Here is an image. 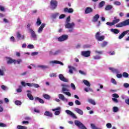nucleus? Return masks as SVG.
I'll return each instance as SVG.
<instances>
[{"label": "nucleus", "instance_id": "f257e3e1", "mask_svg": "<svg viewBox=\"0 0 129 129\" xmlns=\"http://www.w3.org/2000/svg\"><path fill=\"white\" fill-rule=\"evenodd\" d=\"M21 85H22V86H24V87H25L26 85H27V86H29V87H34L35 88H39V87H40V85H39V84H35L33 83H26L24 81L21 82Z\"/></svg>", "mask_w": 129, "mask_h": 129}, {"label": "nucleus", "instance_id": "f03ea898", "mask_svg": "<svg viewBox=\"0 0 129 129\" xmlns=\"http://www.w3.org/2000/svg\"><path fill=\"white\" fill-rule=\"evenodd\" d=\"M126 26H129V19H127L116 25L117 28H122V27H125Z\"/></svg>", "mask_w": 129, "mask_h": 129}, {"label": "nucleus", "instance_id": "7ed1b4c3", "mask_svg": "<svg viewBox=\"0 0 129 129\" xmlns=\"http://www.w3.org/2000/svg\"><path fill=\"white\" fill-rule=\"evenodd\" d=\"M28 33H29V34H30L32 40H33V41H37L38 40V37H37V34H36V32H35V31H34V30L32 29V30L28 31Z\"/></svg>", "mask_w": 129, "mask_h": 129}, {"label": "nucleus", "instance_id": "20e7f679", "mask_svg": "<svg viewBox=\"0 0 129 129\" xmlns=\"http://www.w3.org/2000/svg\"><path fill=\"white\" fill-rule=\"evenodd\" d=\"M58 6V2L56 0H51L50 2V9L51 10H56Z\"/></svg>", "mask_w": 129, "mask_h": 129}, {"label": "nucleus", "instance_id": "39448f33", "mask_svg": "<svg viewBox=\"0 0 129 129\" xmlns=\"http://www.w3.org/2000/svg\"><path fill=\"white\" fill-rule=\"evenodd\" d=\"M68 35H62L61 36L57 38L58 42H64V41H67L68 40Z\"/></svg>", "mask_w": 129, "mask_h": 129}, {"label": "nucleus", "instance_id": "423d86ee", "mask_svg": "<svg viewBox=\"0 0 129 129\" xmlns=\"http://www.w3.org/2000/svg\"><path fill=\"white\" fill-rule=\"evenodd\" d=\"M96 40H97L98 41H103V40H104V36H100V32H97V33L96 34Z\"/></svg>", "mask_w": 129, "mask_h": 129}, {"label": "nucleus", "instance_id": "0eeeda50", "mask_svg": "<svg viewBox=\"0 0 129 129\" xmlns=\"http://www.w3.org/2000/svg\"><path fill=\"white\" fill-rule=\"evenodd\" d=\"M65 112L68 114V115H70L71 117L73 118H77V117L74 114V113L72 112V111H70V110H67L65 111Z\"/></svg>", "mask_w": 129, "mask_h": 129}, {"label": "nucleus", "instance_id": "6e6552de", "mask_svg": "<svg viewBox=\"0 0 129 129\" xmlns=\"http://www.w3.org/2000/svg\"><path fill=\"white\" fill-rule=\"evenodd\" d=\"M58 98L60 100H62V101H63V102L67 103L68 102V99L65 98V96H64V95L59 94H58Z\"/></svg>", "mask_w": 129, "mask_h": 129}, {"label": "nucleus", "instance_id": "1a4fd4ad", "mask_svg": "<svg viewBox=\"0 0 129 129\" xmlns=\"http://www.w3.org/2000/svg\"><path fill=\"white\" fill-rule=\"evenodd\" d=\"M74 26H75V24L74 22L72 23H66L65 27L67 29H72L74 28Z\"/></svg>", "mask_w": 129, "mask_h": 129}, {"label": "nucleus", "instance_id": "9d476101", "mask_svg": "<svg viewBox=\"0 0 129 129\" xmlns=\"http://www.w3.org/2000/svg\"><path fill=\"white\" fill-rule=\"evenodd\" d=\"M90 51L89 50L84 51H82L81 55L84 57H89V56H90Z\"/></svg>", "mask_w": 129, "mask_h": 129}, {"label": "nucleus", "instance_id": "9b49d317", "mask_svg": "<svg viewBox=\"0 0 129 129\" xmlns=\"http://www.w3.org/2000/svg\"><path fill=\"white\" fill-rule=\"evenodd\" d=\"M58 78L61 80V81H63V82H68V79L64 78V76L62 74L58 75Z\"/></svg>", "mask_w": 129, "mask_h": 129}, {"label": "nucleus", "instance_id": "f8f14e48", "mask_svg": "<svg viewBox=\"0 0 129 129\" xmlns=\"http://www.w3.org/2000/svg\"><path fill=\"white\" fill-rule=\"evenodd\" d=\"M129 33V30H126L125 31H123L119 36L118 39L119 40H121V39H122V38H123V37H124V36H125V35H126V34H128Z\"/></svg>", "mask_w": 129, "mask_h": 129}, {"label": "nucleus", "instance_id": "ddd939ff", "mask_svg": "<svg viewBox=\"0 0 129 129\" xmlns=\"http://www.w3.org/2000/svg\"><path fill=\"white\" fill-rule=\"evenodd\" d=\"M45 26H46V24H45L44 23H42L40 27L39 28L37 31V33H38V34H41L43 32V29H44V28H45Z\"/></svg>", "mask_w": 129, "mask_h": 129}, {"label": "nucleus", "instance_id": "4468645a", "mask_svg": "<svg viewBox=\"0 0 129 129\" xmlns=\"http://www.w3.org/2000/svg\"><path fill=\"white\" fill-rule=\"evenodd\" d=\"M50 64H59L61 66H64V63L59 60H52L50 61Z\"/></svg>", "mask_w": 129, "mask_h": 129}, {"label": "nucleus", "instance_id": "2eb2a0df", "mask_svg": "<svg viewBox=\"0 0 129 129\" xmlns=\"http://www.w3.org/2000/svg\"><path fill=\"white\" fill-rule=\"evenodd\" d=\"M27 92L28 93L27 97L29 98V99L30 100H34V97H33V95L31 94L32 92L30 90H27Z\"/></svg>", "mask_w": 129, "mask_h": 129}, {"label": "nucleus", "instance_id": "dca6fc26", "mask_svg": "<svg viewBox=\"0 0 129 129\" xmlns=\"http://www.w3.org/2000/svg\"><path fill=\"white\" fill-rule=\"evenodd\" d=\"M64 13H68L69 14H71V13H73L74 12V10L72 8H66L64 9Z\"/></svg>", "mask_w": 129, "mask_h": 129}, {"label": "nucleus", "instance_id": "f3484780", "mask_svg": "<svg viewBox=\"0 0 129 129\" xmlns=\"http://www.w3.org/2000/svg\"><path fill=\"white\" fill-rule=\"evenodd\" d=\"M75 111L80 114V115H83V111L82 110L78 108H75L74 109Z\"/></svg>", "mask_w": 129, "mask_h": 129}, {"label": "nucleus", "instance_id": "a211bd4d", "mask_svg": "<svg viewBox=\"0 0 129 129\" xmlns=\"http://www.w3.org/2000/svg\"><path fill=\"white\" fill-rule=\"evenodd\" d=\"M93 12V9L90 7H87L85 11V14H90Z\"/></svg>", "mask_w": 129, "mask_h": 129}, {"label": "nucleus", "instance_id": "6ab92c4d", "mask_svg": "<svg viewBox=\"0 0 129 129\" xmlns=\"http://www.w3.org/2000/svg\"><path fill=\"white\" fill-rule=\"evenodd\" d=\"M44 115L48 116V117H53V114L49 111H46L44 113Z\"/></svg>", "mask_w": 129, "mask_h": 129}, {"label": "nucleus", "instance_id": "aec40b11", "mask_svg": "<svg viewBox=\"0 0 129 129\" xmlns=\"http://www.w3.org/2000/svg\"><path fill=\"white\" fill-rule=\"evenodd\" d=\"M109 70H111L112 73H116V74H118L119 73V71L117 69L113 68H109Z\"/></svg>", "mask_w": 129, "mask_h": 129}, {"label": "nucleus", "instance_id": "412c9836", "mask_svg": "<svg viewBox=\"0 0 129 129\" xmlns=\"http://www.w3.org/2000/svg\"><path fill=\"white\" fill-rule=\"evenodd\" d=\"M98 19H99V15L96 14L93 17L92 22L96 23L98 21Z\"/></svg>", "mask_w": 129, "mask_h": 129}, {"label": "nucleus", "instance_id": "4be33fe9", "mask_svg": "<svg viewBox=\"0 0 129 129\" xmlns=\"http://www.w3.org/2000/svg\"><path fill=\"white\" fill-rule=\"evenodd\" d=\"M35 101H37L38 100L40 103H41L42 104H44L45 103V101L44 100L38 97H35Z\"/></svg>", "mask_w": 129, "mask_h": 129}, {"label": "nucleus", "instance_id": "5701e85b", "mask_svg": "<svg viewBox=\"0 0 129 129\" xmlns=\"http://www.w3.org/2000/svg\"><path fill=\"white\" fill-rule=\"evenodd\" d=\"M6 60L7 64H13V63H14V60H13L10 57H6Z\"/></svg>", "mask_w": 129, "mask_h": 129}, {"label": "nucleus", "instance_id": "b1692460", "mask_svg": "<svg viewBox=\"0 0 129 129\" xmlns=\"http://www.w3.org/2000/svg\"><path fill=\"white\" fill-rule=\"evenodd\" d=\"M110 31L112 32V33H114V34H119L120 32L119 30L113 28L110 29Z\"/></svg>", "mask_w": 129, "mask_h": 129}, {"label": "nucleus", "instance_id": "393cba45", "mask_svg": "<svg viewBox=\"0 0 129 129\" xmlns=\"http://www.w3.org/2000/svg\"><path fill=\"white\" fill-rule=\"evenodd\" d=\"M83 82L85 84V85H86V86H88V87H90L91 85L90 84V83L88 82V81L86 80H84L83 81Z\"/></svg>", "mask_w": 129, "mask_h": 129}, {"label": "nucleus", "instance_id": "a878e982", "mask_svg": "<svg viewBox=\"0 0 129 129\" xmlns=\"http://www.w3.org/2000/svg\"><path fill=\"white\" fill-rule=\"evenodd\" d=\"M68 68L69 70V73H71V74H73V70L75 69V68L74 67H72L71 66H68Z\"/></svg>", "mask_w": 129, "mask_h": 129}, {"label": "nucleus", "instance_id": "bb28decb", "mask_svg": "<svg viewBox=\"0 0 129 129\" xmlns=\"http://www.w3.org/2000/svg\"><path fill=\"white\" fill-rule=\"evenodd\" d=\"M59 16H60L59 13H55L51 15V18H52V19H56L57 17H59Z\"/></svg>", "mask_w": 129, "mask_h": 129}, {"label": "nucleus", "instance_id": "cd10ccee", "mask_svg": "<svg viewBox=\"0 0 129 129\" xmlns=\"http://www.w3.org/2000/svg\"><path fill=\"white\" fill-rule=\"evenodd\" d=\"M38 68H41V69H48L49 66L45 65H39L38 66Z\"/></svg>", "mask_w": 129, "mask_h": 129}, {"label": "nucleus", "instance_id": "c85d7f7f", "mask_svg": "<svg viewBox=\"0 0 129 129\" xmlns=\"http://www.w3.org/2000/svg\"><path fill=\"white\" fill-rule=\"evenodd\" d=\"M88 102L93 105H95L96 104L95 101L92 99H88Z\"/></svg>", "mask_w": 129, "mask_h": 129}, {"label": "nucleus", "instance_id": "c756f323", "mask_svg": "<svg viewBox=\"0 0 129 129\" xmlns=\"http://www.w3.org/2000/svg\"><path fill=\"white\" fill-rule=\"evenodd\" d=\"M113 8L111 5H107L105 8V11H110Z\"/></svg>", "mask_w": 129, "mask_h": 129}, {"label": "nucleus", "instance_id": "7c9ffc66", "mask_svg": "<svg viewBox=\"0 0 129 129\" xmlns=\"http://www.w3.org/2000/svg\"><path fill=\"white\" fill-rule=\"evenodd\" d=\"M104 5H105V2L104 1H102L99 4V6H98V8L99 9L101 8H103V7L104 6Z\"/></svg>", "mask_w": 129, "mask_h": 129}, {"label": "nucleus", "instance_id": "2f4dec72", "mask_svg": "<svg viewBox=\"0 0 129 129\" xmlns=\"http://www.w3.org/2000/svg\"><path fill=\"white\" fill-rule=\"evenodd\" d=\"M84 91H86V92H89V91L91 92H93V90L89 87L85 88Z\"/></svg>", "mask_w": 129, "mask_h": 129}, {"label": "nucleus", "instance_id": "473e14b6", "mask_svg": "<svg viewBox=\"0 0 129 129\" xmlns=\"http://www.w3.org/2000/svg\"><path fill=\"white\" fill-rule=\"evenodd\" d=\"M43 96L44 98H45V99L49 100V99H50V98H51V97L50 96V95L46 94H44L43 95Z\"/></svg>", "mask_w": 129, "mask_h": 129}, {"label": "nucleus", "instance_id": "72a5a7b5", "mask_svg": "<svg viewBox=\"0 0 129 129\" xmlns=\"http://www.w3.org/2000/svg\"><path fill=\"white\" fill-rule=\"evenodd\" d=\"M1 88L2 89H3V90H5V91L9 90V88L4 85H2L1 86Z\"/></svg>", "mask_w": 129, "mask_h": 129}, {"label": "nucleus", "instance_id": "f704fd0d", "mask_svg": "<svg viewBox=\"0 0 129 129\" xmlns=\"http://www.w3.org/2000/svg\"><path fill=\"white\" fill-rule=\"evenodd\" d=\"M42 24V21H41V19H40L39 18L37 19V22H36V25L37 26H40Z\"/></svg>", "mask_w": 129, "mask_h": 129}, {"label": "nucleus", "instance_id": "c9c22d12", "mask_svg": "<svg viewBox=\"0 0 129 129\" xmlns=\"http://www.w3.org/2000/svg\"><path fill=\"white\" fill-rule=\"evenodd\" d=\"M122 76H123V77L124 78H127V77H128V74L126 72H123Z\"/></svg>", "mask_w": 129, "mask_h": 129}, {"label": "nucleus", "instance_id": "e433bc0d", "mask_svg": "<svg viewBox=\"0 0 129 129\" xmlns=\"http://www.w3.org/2000/svg\"><path fill=\"white\" fill-rule=\"evenodd\" d=\"M27 28L28 32H29L30 31L33 30V29L32 28H31V24H30V23H29L27 25Z\"/></svg>", "mask_w": 129, "mask_h": 129}, {"label": "nucleus", "instance_id": "4c0bfd02", "mask_svg": "<svg viewBox=\"0 0 129 129\" xmlns=\"http://www.w3.org/2000/svg\"><path fill=\"white\" fill-rule=\"evenodd\" d=\"M119 21H120L119 19H114L112 21V23L113 25H115V24H117V23H118Z\"/></svg>", "mask_w": 129, "mask_h": 129}, {"label": "nucleus", "instance_id": "58836bf2", "mask_svg": "<svg viewBox=\"0 0 129 129\" xmlns=\"http://www.w3.org/2000/svg\"><path fill=\"white\" fill-rule=\"evenodd\" d=\"M113 5H114V6H120L121 3L119 2V1H115L113 3Z\"/></svg>", "mask_w": 129, "mask_h": 129}, {"label": "nucleus", "instance_id": "ea45409f", "mask_svg": "<svg viewBox=\"0 0 129 129\" xmlns=\"http://www.w3.org/2000/svg\"><path fill=\"white\" fill-rule=\"evenodd\" d=\"M61 53V50L58 49L54 51V56H56V55H59Z\"/></svg>", "mask_w": 129, "mask_h": 129}, {"label": "nucleus", "instance_id": "a19ab883", "mask_svg": "<svg viewBox=\"0 0 129 129\" xmlns=\"http://www.w3.org/2000/svg\"><path fill=\"white\" fill-rule=\"evenodd\" d=\"M107 42L106 41H104L101 44V46L103 48H104V47L106 46L107 45Z\"/></svg>", "mask_w": 129, "mask_h": 129}, {"label": "nucleus", "instance_id": "79ce46f5", "mask_svg": "<svg viewBox=\"0 0 129 129\" xmlns=\"http://www.w3.org/2000/svg\"><path fill=\"white\" fill-rule=\"evenodd\" d=\"M91 126L92 129H101V128H98L96 127V126H95L94 124H92V123L91 124Z\"/></svg>", "mask_w": 129, "mask_h": 129}, {"label": "nucleus", "instance_id": "37998d69", "mask_svg": "<svg viewBox=\"0 0 129 129\" xmlns=\"http://www.w3.org/2000/svg\"><path fill=\"white\" fill-rule=\"evenodd\" d=\"M17 128L18 129H27V126H22V125H18Z\"/></svg>", "mask_w": 129, "mask_h": 129}, {"label": "nucleus", "instance_id": "c03bdc74", "mask_svg": "<svg viewBox=\"0 0 129 129\" xmlns=\"http://www.w3.org/2000/svg\"><path fill=\"white\" fill-rule=\"evenodd\" d=\"M16 105H22V102L19 100H17L15 102Z\"/></svg>", "mask_w": 129, "mask_h": 129}, {"label": "nucleus", "instance_id": "a18cd8bd", "mask_svg": "<svg viewBox=\"0 0 129 129\" xmlns=\"http://www.w3.org/2000/svg\"><path fill=\"white\" fill-rule=\"evenodd\" d=\"M93 58L95 60H99L100 59H101V57L99 55L94 56Z\"/></svg>", "mask_w": 129, "mask_h": 129}, {"label": "nucleus", "instance_id": "49530a36", "mask_svg": "<svg viewBox=\"0 0 129 129\" xmlns=\"http://www.w3.org/2000/svg\"><path fill=\"white\" fill-rule=\"evenodd\" d=\"M111 82L113 84H114V85H116V84H117L116 81H115V79H114L113 78H112L111 79Z\"/></svg>", "mask_w": 129, "mask_h": 129}, {"label": "nucleus", "instance_id": "de8ad7c7", "mask_svg": "<svg viewBox=\"0 0 129 129\" xmlns=\"http://www.w3.org/2000/svg\"><path fill=\"white\" fill-rule=\"evenodd\" d=\"M22 62V59L14 60V64H20Z\"/></svg>", "mask_w": 129, "mask_h": 129}, {"label": "nucleus", "instance_id": "09e8293b", "mask_svg": "<svg viewBox=\"0 0 129 129\" xmlns=\"http://www.w3.org/2000/svg\"><path fill=\"white\" fill-rule=\"evenodd\" d=\"M75 103L76 105H81V102H80L78 100H76L75 101Z\"/></svg>", "mask_w": 129, "mask_h": 129}, {"label": "nucleus", "instance_id": "8fccbe9b", "mask_svg": "<svg viewBox=\"0 0 129 129\" xmlns=\"http://www.w3.org/2000/svg\"><path fill=\"white\" fill-rule=\"evenodd\" d=\"M67 88H66V87L62 88V92H63V93H64V92H66V91H69V90H68V89Z\"/></svg>", "mask_w": 129, "mask_h": 129}, {"label": "nucleus", "instance_id": "3c124183", "mask_svg": "<svg viewBox=\"0 0 129 129\" xmlns=\"http://www.w3.org/2000/svg\"><path fill=\"white\" fill-rule=\"evenodd\" d=\"M113 112H117L118 111V108L117 107H113Z\"/></svg>", "mask_w": 129, "mask_h": 129}, {"label": "nucleus", "instance_id": "603ef678", "mask_svg": "<svg viewBox=\"0 0 129 129\" xmlns=\"http://www.w3.org/2000/svg\"><path fill=\"white\" fill-rule=\"evenodd\" d=\"M60 110H61V107H58L54 109H52V111H60Z\"/></svg>", "mask_w": 129, "mask_h": 129}, {"label": "nucleus", "instance_id": "864d4df0", "mask_svg": "<svg viewBox=\"0 0 129 129\" xmlns=\"http://www.w3.org/2000/svg\"><path fill=\"white\" fill-rule=\"evenodd\" d=\"M27 48H28V49H34V45H33V44H29L27 46Z\"/></svg>", "mask_w": 129, "mask_h": 129}, {"label": "nucleus", "instance_id": "5fc2aeb1", "mask_svg": "<svg viewBox=\"0 0 129 129\" xmlns=\"http://www.w3.org/2000/svg\"><path fill=\"white\" fill-rule=\"evenodd\" d=\"M106 126L107 127V128H111L112 125H111V123H108L106 124Z\"/></svg>", "mask_w": 129, "mask_h": 129}, {"label": "nucleus", "instance_id": "6e6d98bb", "mask_svg": "<svg viewBox=\"0 0 129 129\" xmlns=\"http://www.w3.org/2000/svg\"><path fill=\"white\" fill-rule=\"evenodd\" d=\"M71 87L72 88L73 90H75L76 89V87H75V85L73 83H71Z\"/></svg>", "mask_w": 129, "mask_h": 129}, {"label": "nucleus", "instance_id": "4d7b16f0", "mask_svg": "<svg viewBox=\"0 0 129 129\" xmlns=\"http://www.w3.org/2000/svg\"><path fill=\"white\" fill-rule=\"evenodd\" d=\"M112 96L114 97V98H118V97H119V96H118L117 94H113Z\"/></svg>", "mask_w": 129, "mask_h": 129}, {"label": "nucleus", "instance_id": "13d9d810", "mask_svg": "<svg viewBox=\"0 0 129 129\" xmlns=\"http://www.w3.org/2000/svg\"><path fill=\"white\" fill-rule=\"evenodd\" d=\"M22 35H21L19 32H18L17 33V39H18V40H21V37Z\"/></svg>", "mask_w": 129, "mask_h": 129}, {"label": "nucleus", "instance_id": "bf43d9fd", "mask_svg": "<svg viewBox=\"0 0 129 129\" xmlns=\"http://www.w3.org/2000/svg\"><path fill=\"white\" fill-rule=\"evenodd\" d=\"M63 94H66V95H68V96H71V93L70 92H64Z\"/></svg>", "mask_w": 129, "mask_h": 129}, {"label": "nucleus", "instance_id": "052dcab7", "mask_svg": "<svg viewBox=\"0 0 129 129\" xmlns=\"http://www.w3.org/2000/svg\"><path fill=\"white\" fill-rule=\"evenodd\" d=\"M79 74H81L82 75H86V73L85 72H84V71H81V70H80V71H79Z\"/></svg>", "mask_w": 129, "mask_h": 129}, {"label": "nucleus", "instance_id": "680f3d73", "mask_svg": "<svg viewBox=\"0 0 129 129\" xmlns=\"http://www.w3.org/2000/svg\"><path fill=\"white\" fill-rule=\"evenodd\" d=\"M112 100L113 101V102H115V103H117L118 102V100L115 98H112Z\"/></svg>", "mask_w": 129, "mask_h": 129}, {"label": "nucleus", "instance_id": "e2e57ef3", "mask_svg": "<svg viewBox=\"0 0 129 129\" xmlns=\"http://www.w3.org/2000/svg\"><path fill=\"white\" fill-rule=\"evenodd\" d=\"M65 17H66V15H65L64 14H61L59 16V20H61V19H64Z\"/></svg>", "mask_w": 129, "mask_h": 129}, {"label": "nucleus", "instance_id": "0e129e2a", "mask_svg": "<svg viewBox=\"0 0 129 129\" xmlns=\"http://www.w3.org/2000/svg\"><path fill=\"white\" fill-rule=\"evenodd\" d=\"M123 86L125 88H128L129 87V84L127 83H125L123 84Z\"/></svg>", "mask_w": 129, "mask_h": 129}, {"label": "nucleus", "instance_id": "69168bd1", "mask_svg": "<svg viewBox=\"0 0 129 129\" xmlns=\"http://www.w3.org/2000/svg\"><path fill=\"white\" fill-rule=\"evenodd\" d=\"M50 77H56L57 75L55 73H52L49 75Z\"/></svg>", "mask_w": 129, "mask_h": 129}, {"label": "nucleus", "instance_id": "338daca9", "mask_svg": "<svg viewBox=\"0 0 129 129\" xmlns=\"http://www.w3.org/2000/svg\"><path fill=\"white\" fill-rule=\"evenodd\" d=\"M116 77L117 78H121L122 77V74H116Z\"/></svg>", "mask_w": 129, "mask_h": 129}, {"label": "nucleus", "instance_id": "774afa93", "mask_svg": "<svg viewBox=\"0 0 129 129\" xmlns=\"http://www.w3.org/2000/svg\"><path fill=\"white\" fill-rule=\"evenodd\" d=\"M106 25H107L108 26H113V22H108L106 23Z\"/></svg>", "mask_w": 129, "mask_h": 129}]
</instances>
